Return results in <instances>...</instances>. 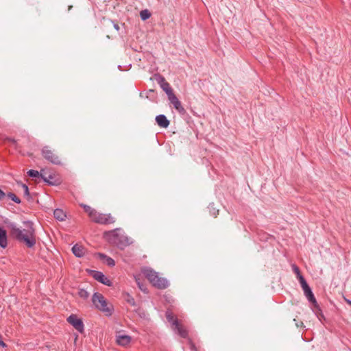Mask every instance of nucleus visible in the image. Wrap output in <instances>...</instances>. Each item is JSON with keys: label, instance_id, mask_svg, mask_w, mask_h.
Returning <instances> with one entry per match:
<instances>
[{"label": "nucleus", "instance_id": "obj_1", "mask_svg": "<svg viewBox=\"0 0 351 351\" xmlns=\"http://www.w3.org/2000/svg\"><path fill=\"white\" fill-rule=\"evenodd\" d=\"M23 226L24 228L21 229L18 228L15 223L9 222L7 223L10 236L19 242L23 243L27 247L32 248L36 243L34 224L30 221H23Z\"/></svg>", "mask_w": 351, "mask_h": 351}, {"label": "nucleus", "instance_id": "obj_2", "mask_svg": "<svg viewBox=\"0 0 351 351\" xmlns=\"http://www.w3.org/2000/svg\"><path fill=\"white\" fill-rule=\"evenodd\" d=\"M120 228H116L112 230L104 232V237L108 241L115 245L119 249H124L131 243L130 239L125 234L121 233Z\"/></svg>", "mask_w": 351, "mask_h": 351}, {"label": "nucleus", "instance_id": "obj_3", "mask_svg": "<svg viewBox=\"0 0 351 351\" xmlns=\"http://www.w3.org/2000/svg\"><path fill=\"white\" fill-rule=\"evenodd\" d=\"M92 302L95 306L99 311L105 313L106 315H111L112 313V307L108 305L104 295L98 292H95L92 297Z\"/></svg>", "mask_w": 351, "mask_h": 351}, {"label": "nucleus", "instance_id": "obj_4", "mask_svg": "<svg viewBox=\"0 0 351 351\" xmlns=\"http://www.w3.org/2000/svg\"><path fill=\"white\" fill-rule=\"evenodd\" d=\"M299 282L301 285V287L304 291V293L305 296L306 297L307 300L309 302L312 303L314 308H317L320 311V307L317 302V300L314 296V294L311 289V287L308 286V283L306 282L305 278L304 277H300Z\"/></svg>", "mask_w": 351, "mask_h": 351}, {"label": "nucleus", "instance_id": "obj_5", "mask_svg": "<svg viewBox=\"0 0 351 351\" xmlns=\"http://www.w3.org/2000/svg\"><path fill=\"white\" fill-rule=\"evenodd\" d=\"M41 154L46 160L52 164L60 165L61 163L59 156L55 153V151L48 145L43 147Z\"/></svg>", "mask_w": 351, "mask_h": 351}, {"label": "nucleus", "instance_id": "obj_6", "mask_svg": "<svg viewBox=\"0 0 351 351\" xmlns=\"http://www.w3.org/2000/svg\"><path fill=\"white\" fill-rule=\"evenodd\" d=\"M91 220L95 223L107 225L115 222L114 218L110 214H104L95 212V215L91 218Z\"/></svg>", "mask_w": 351, "mask_h": 351}, {"label": "nucleus", "instance_id": "obj_7", "mask_svg": "<svg viewBox=\"0 0 351 351\" xmlns=\"http://www.w3.org/2000/svg\"><path fill=\"white\" fill-rule=\"evenodd\" d=\"M88 274L100 283L111 287L112 285V281L108 279L101 271L96 270H89Z\"/></svg>", "mask_w": 351, "mask_h": 351}, {"label": "nucleus", "instance_id": "obj_8", "mask_svg": "<svg viewBox=\"0 0 351 351\" xmlns=\"http://www.w3.org/2000/svg\"><path fill=\"white\" fill-rule=\"evenodd\" d=\"M154 78L157 83L160 85V88L166 93L167 97L174 93L169 82L160 74H156Z\"/></svg>", "mask_w": 351, "mask_h": 351}, {"label": "nucleus", "instance_id": "obj_9", "mask_svg": "<svg viewBox=\"0 0 351 351\" xmlns=\"http://www.w3.org/2000/svg\"><path fill=\"white\" fill-rule=\"evenodd\" d=\"M67 322L72 325L75 330L80 333H83L84 330V325L82 320L77 317L75 314H71L67 318Z\"/></svg>", "mask_w": 351, "mask_h": 351}, {"label": "nucleus", "instance_id": "obj_10", "mask_svg": "<svg viewBox=\"0 0 351 351\" xmlns=\"http://www.w3.org/2000/svg\"><path fill=\"white\" fill-rule=\"evenodd\" d=\"M168 99L170 103L173 106L174 108L181 114H184L186 113V110L182 106L180 101L176 97V95L173 93L171 95L168 96Z\"/></svg>", "mask_w": 351, "mask_h": 351}, {"label": "nucleus", "instance_id": "obj_11", "mask_svg": "<svg viewBox=\"0 0 351 351\" xmlns=\"http://www.w3.org/2000/svg\"><path fill=\"white\" fill-rule=\"evenodd\" d=\"M143 273L152 285L158 276V274L157 272L149 267L144 269L143 270Z\"/></svg>", "mask_w": 351, "mask_h": 351}, {"label": "nucleus", "instance_id": "obj_12", "mask_svg": "<svg viewBox=\"0 0 351 351\" xmlns=\"http://www.w3.org/2000/svg\"><path fill=\"white\" fill-rule=\"evenodd\" d=\"M152 285L156 287L157 289H165L169 287V283L166 278L159 277L158 276L156 280L154 281V282L152 284Z\"/></svg>", "mask_w": 351, "mask_h": 351}, {"label": "nucleus", "instance_id": "obj_13", "mask_svg": "<svg viewBox=\"0 0 351 351\" xmlns=\"http://www.w3.org/2000/svg\"><path fill=\"white\" fill-rule=\"evenodd\" d=\"M95 256L99 258L101 261H103L104 263H105L109 267H113L115 265V261H114V259H112L111 257L108 256L105 254L98 252L96 253Z\"/></svg>", "mask_w": 351, "mask_h": 351}, {"label": "nucleus", "instance_id": "obj_14", "mask_svg": "<svg viewBox=\"0 0 351 351\" xmlns=\"http://www.w3.org/2000/svg\"><path fill=\"white\" fill-rule=\"evenodd\" d=\"M173 325L175 326V329L177 330V332L180 337L183 338H186L188 337V331L179 324L177 318H176V319L173 321Z\"/></svg>", "mask_w": 351, "mask_h": 351}, {"label": "nucleus", "instance_id": "obj_15", "mask_svg": "<svg viewBox=\"0 0 351 351\" xmlns=\"http://www.w3.org/2000/svg\"><path fill=\"white\" fill-rule=\"evenodd\" d=\"M156 122L158 126L162 128H167L170 124V121L164 114H159L156 116Z\"/></svg>", "mask_w": 351, "mask_h": 351}, {"label": "nucleus", "instance_id": "obj_16", "mask_svg": "<svg viewBox=\"0 0 351 351\" xmlns=\"http://www.w3.org/2000/svg\"><path fill=\"white\" fill-rule=\"evenodd\" d=\"M132 338L129 335H120L117 336V343L119 346H125L130 344L131 342Z\"/></svg>", "mask_w": 351, "mask_h": 351}, {"label": "nucleus", "instance_id": "obj_17", "mask_svg": "<svg viewBox=\"0 0 351 351\" xmlns=\"http://www.w3.org/2000/svg\"><path fill=\"white\" fill-rule=\"evenodd\" d=\"M85 248L79 244H75L72 247V252L76 257H82L85 253Z\"/></svg>", "mask_w": 351, "mask_h": 351}, {"label": "nucleus", "instance_id": "obj_18", "mask_svg": "<svg viewBox=\"0 0 351 351\" xmlns=\"http://www.w3.org/2000/svg\"><path fill=\"white\" fill-rule=\"evenodd\" d=\"M8 245L7 232L1 227H0V246L5 248Z\"/></svg>", "mask_w": 351, "mask_h": 351}, {"label": "nucleus", "instance_id": "obj_19", "mask_svg": "<svg viewBox=\"0 0 351 351\" xmlns=\"http://www.w3.org/2000/svg\"><path fill=\"white\" fill-rule=\"evenodd\" d=\"M53 217L56 219L62 221L65 220L66 215L62 209L56 208L53 210Z\"/></svg>", "mask_w": 351, "mask_h": 351}, {"label": "nucleus", "instance_id": "obj_20", "mask_svg": "<svg viewBox=\"0 0 351 351\" xmlns=\"http://www.w3.org/2000/svg\"><path fill=\"white\" fill-rule=\"evenodd\" d=\"M80 206L82 207L84 211L88 215V217L91 219L94 215H95L96 210L91 208L90 206H88L84 204H81Z\"/></svg>", "mask_w": 351, "mask_h": 351}, {"label": "nucleus", "instance_id": "obj_21", "mask_svg": "<svg viewBox=\"0 0 351 351\" xmlns=\"http://www.w3.org/2000/svg\"><path fill=\"white\" fill-rule=\"evenodd\" d=\"M40 178L49 185L54 186L57 184V182L55 180V178L52 175H49L47 178L43 175H40Z\"/></svg>", "mask_w": 351, "mask_h": 351}, {"label": "nucleus", "instance_id": "obj_22", "mask_svg": "<svg viewBox=\"0 0 351 351\" xmlns=\"http://www.w3.org/2000/svg\"><path fill=\"white\" fill-rule=\"evenodd\" d=\"M18 184L20 185L23 188V189L24 191V196H25V197H26V199L28 201H29L32 199V197H31V195H30V193H29V188H28L27 185L25 184H23L22 182H18Z\"/></svg>", "mask_w": 351, "mask_h": 351}, {"label": "nucleus", "instance_id": "obj_23", "mask_svg": "<svg viewBox=\"0 0 351 351\" xmlns=\"http://www.w3.org/2000/svg\"><path fill=\"white\" fill-rule=\"evenodd\" d=\"M151 15V12L147 9L141 10L140 12V16L143 21L149 19Z\"/></svg>", "mask_w": 351, "mask_h": 351}, {"label": "nucleus", "instance_id": "obj_24", "mask_svg": "<svg viewBox=\"0 0 351 351\" xmlns=\"http://www.w3.org/2000/svg\"><path fill=\"white\" fill-rule=\"evenodd\" d=\"M208 210H209V212H210L211 215H213L215 217H217V216L219 214V210L216 209L214 207V204H211L209 205Z\"/></svg>", "mask_w": 351, "mask_h": 351}, {"label": "nucleus", "instance_id": "obj_25", "mask_svg": "<svg viewBox=\"0 0 351 351\" xmlns=\"http://www.w3.org/2000/svg\"><path fill=\"white\" fill-rule=\"evenodd\" d=\"M78 295L81 298L87 299L89 297V293L84 289H80L78 291Z\"/></svg>", "mask_w": 351, "mask_h": 351}, {"label": "nucleus", "instance_id": "obj_26", "mask_svg": "<svg viewBox=\"0 0 351 351\" xmlns=\"http://www.w3.org/2000/svg\"><path fill=\"white\" fill-rule=\"evenodd\" d=\"M27 175L31 178H40L42 174L36 170L30 169L27 171Z\"/></svg>", "mask_w": 351, "mask_h": 351}, {"label": "nucleus", "instance_id": "obj_27", "mask_svg": "<svg viewBox=\"0 0 351 351\" xmlns=\"http://www.w3.org/2000/svg\"><path fill=\"white\" fill-rule=\"evenodd\" d=\"M6 195L16 204L21 202V199L13 193H8Z\"/></svg>", "mask_w": 351, "mask_h": 351}, {"label": "nucleus", "instance_id": "obj_28", "mask_svg": "<svg viewBox=\"0 0 351 351\" xmlns=\"http://www.w3.org/2000/svg\"><path fill=\"white\" fill-rule=\"evenodd\" d=\"M292 268H293V272L296 274L297 278L298 279V280H300V277H304L301 274L300 270L296 265L293 264L292 265Z\"/></svg>", "mask_w": 351, "mask_h": 351}, {"label": "nucleus", "instance_id": "obj_29", "mask_svg": "<svg viewBox=\"0 0 351 351\" xmlns=\"http://www.w3.org/2000/svg\"><path fill=\"white\" fill-rule=\"evenodd\" d=\"M7 141L8 142H10L14 145V147L16 149H18L19 148L17 141L14 138H10V137L7 138Z\"/></svg>", "mask_w": 351, "mask_h": 351}, {"label": "nucleus", "instance_id": "obj_30", "mask_svg": "<svg viewBox=\"0 0 351 351\" xmlns=\"http://www.w3.org/2000/svg\"><path fill=\"white\" fill-rule=\"evenodd\" d=\"M166 317L169 322H172V323L176 319H174V316H173V313L171 312H169V311L166 312Z\"/></svg>", "mask_w": 351, "mask_h": 351}, {"label": "nucleus", "instance_id": "obj_31", "mask_svg": "<svg viewBox=\"0 0 351 351\" xmlns=\"http://www.w3.org/2000/svg\"><path fill=\"white\" fill-rule=\"evenodd\" d=\"M315 310H316V314H317V316L318 317V318L319 319H321V318H324V315L322 313V309L320 308V311L317 308H315Z\"/></svg>", "mask_w": 351, "mask_h": 351}, {"label": "nucleus", "instance_id": "obj_32", "mask_svg": "<svg viewBox=\"0 0 351 351\" xmlns=\"http://www.w3.org/2000/svg\"><path fill=\"white\" fill-rule=\"evenodd\" d=\"M127 302L131 304L132 306H135L136 304H135V300L132 297H129L128 299L127 300Z\"/></svg>", "mask_w": 351, "mask_h": 351}, {"label": "nucleus", "instance_id": "obj_33", "mask_svg": "<svg viewBox=\"0 0 351 351\" xmlns=\"http://www.w3.org/2000/svg\"><path fill=\"white\" fill-rule=\"evenodd\" d=\"M294 321L295 322V325L297 327H303L304 324L302 321L297 322L295 319H294Z\"/></svg>", "mask_w": 351, "mask_h": 351}, {"label": "nucleus", "instance_id": "obj_34", "mask_svg": "<svg viewBox=\"0 0 351 351\" xmlns=\"http://www.w3.org/2000/svg\"><path fill=\"white\" fill-rule=\"evenodd\" d=\"M5 196L6 194L0 189V200H2Z\"/></svg>", "mask_w": 351, "mask_h": 351}, {"label": "nucleus", "instance_id": "obj_35", "mask_svg": "<svg viewBox=\"0 0 351 351\" xmlns=\"http://www.w3.org/2000/svg\"><path fill=\"white\" fill-rule=\"evenodd\" d=\"M113 23V26L114 27V29L117 30V31H119V25L117 23H114L113 21H112Z\"/></svg>", "mask_w": 351, "mask_h": 351}, {"label": "nucleus", "instance_id": "obj_36", "mask_svg": "<svg viewBox=\"0 0 351 351\" xmlns=\"http://www.w3.org/2000/svg\"><path fill=\"white\" fill-rule=\"evenodd\" d=\"M0 346H1L2 348H7V346H7V344H6L4 341H3V340H2V341H0Z\"/></svg>", "mask_w": 351, "mask_h": 351}, {"label": "nucleus", "instance_id": "obj_37", "mask_svg": "<svg viewBox=\"0 0 351 351\" xmlns=\"http://www.w3.org/2000/svg\"><path fill=\"white\" fill-rule=\"evenodd\" d=\"M345 301H346V302L348 304H349V305H350V306H351V300H350L345 298Z\"/></svg>", "mask_w": 351, "mask_h": 351}, {"label": "nucleus", "instance_id": "obj_38", "mask_svg": "<svg viewBox=\"0 0 351 351\" xmlns=\"http://www.w3.org/2000/svg\"><path fill=\"white\" fill-rule=\"evenodd\" d=\"M71 8H72V5H69V10H71Z\"/></svg>", "mask_w": 351, "mask_h": 351}, {"label": "nucleus", "instance_id": "obj_39", "mask_svg": "<svg viewBox=\"0 0 351 351\" xmlns=\"http://www.w3.org/2000/svg\"><path fill=\"white\" fill-rule=\"evenodd\" d=\"M149 92H152V93H154V90H152V89H150V90H149Z\"/></svg>", "mask_w": 351, "mask_h": 351}, {"label": "nucleus", "instance_id": "obj_40", "mask_svg": "<svg viewBox=\"0 0 351 351\" xmlns=\"http://www.w3.org/2000/svg\"><path fill=\"white\" fill-rule=\"evenodd\" d=\"M2 341V336L0 334V341Z\"/></svg>", "mask_w": 351, "mask_h": 351}, {"label": "nucleus", "instance_id": "obj_41", "mask_svg": "<svg viewBox=\"0 0 351 351\" xmlns=\"http://www.w3.org/2000/svg\"><path fill=\"white\" fill-rule=\"evenodd\" d=\"M138 285H139V288H140L141 290H143V289H142L141 286L139 284H138Z\"/></svg>", "mask_w": 351, "mask_h": 351}]
</instances>
